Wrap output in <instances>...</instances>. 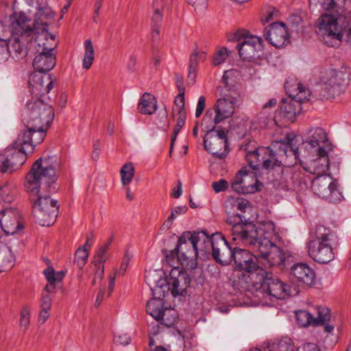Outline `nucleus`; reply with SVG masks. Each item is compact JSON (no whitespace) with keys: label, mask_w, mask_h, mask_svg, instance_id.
Segmentation results:
<instances>
[{"label":"nucleus","mask_w":351,"mask_h":351,"mask_svg":"<svg viewBox=\"0 0 351 351\" xmlns=\"http://www.w3.org/2000/svg\"><path fill=\"white\" fill-rule=\"evenodd\" d=\"M237 101V97L233 96H227L224 98L219 99L213 108L221 115L223 120L230 118L234 112V105Z\"/></svg>","instance_id":"nucleus-32"},{"label":"nucleus","mask_w":351,"mask_h":351,"mask_svg":"<svg viewBox=\"0 0 351 351\" xmlns=\"http://www.w3.org/2000/svg\"><path fill=\"white\" fill-rule=\"evenodd\" d=\"M138 109L143 114H154L157 110L156 98L149 93H144L138 105Z\"/></svg>","instance_id":"nucleus-39"},{"label":"nucleus","mask_w":351,"mask_h":351,"mask_svg":"<svg viewBox=\"0 0 351 351\" xmlns=\"http://www.w3.org/2000/svg\"><path fill=\"white\" fill-rule=\"evenodd\" d=\"M204 148L219 159H224L229 153L227 132L217 130L206 132L204 138Z\"/></svg>","instance_id":"nucleus-14"},{"label":"nucleus","mask_w":351,"mask_h":351,"mask_svg":"<svg viewBox=\"0 0 351 351\" xmlns=\"http://www.w3.org/2000/svg\"><path fill=\"white\" fill-rule=\"evenodd\" d=\"M249 202L243 198L230 197L226 201V212L228 215L227 223L232 225V239L242 244L252 243L257 235L258 225L247 222L243 215L249 207Z\"/></svg>","instance_id":"nucleus-4"},{"label":"nucleus","mask_w":351,"mask_h":351,"mask_svg":"<svg viewBox=\"0 0 351 351\" xmlns=\"http://www.w3.org/2000/svg\"><path fill=\"white\" fill-rule=\"evenodd\" d=\"M88 257V249L80 247L75 253L74 263L80 269H82L86 263Z\"/></svg>","instance_id":"nucleus-51"},{"label":"nucleus","mask_w":351,"mask_h":351,"mask_svg":"<svg viewBox=\"0 0 351 351\" xmlns=\"http://www.w3.org/2000/svg\"><path fill=\"white\" fill-rule=\"evenodd\" d=\"M228 56L227 49L225 47L219 49L212 58V62L214 65H219L225 61Z\"/></svg>","instance_id":"nucleus-56"},{"label":"nucleus","mask_w":351,"mask_h":351,"mask_svg":"<svg viewBox=\"0 0 351 351\" xmlns=\"http://www.w3.org/2000/svg\"><path fill=\"white\" fill-rule=\"evenodd\" d=\"M251 143L245 145V158L252 169L260 167L269 169L276 165H290L295 160L294 152L287 149L286 140L274 141L270 147L250 148Z\"/></svg>","instance_id":"nucleus-3"},{"label":"nucleus","mask_w":351,"mask_h":351,"mask_svg":"<svg viewBox=\"0 0 351 351\" xmlns=\"http://www.w3.org/2000/svg\"><path fill=\"white\" fill-rule=\"evenodd\" d=\"M165 255L167 264L171 267L172 269H180L179 265H182V261L176 247L173 250L169 252L167 251Z\"/></svg>","instance_id":"nucleus-49"},{"label":"nucleus","mask_w":351,"mask_h":351,"mask_svg":"<svg viewBox=\"0 0 351 351\" xmlns=\"http://www.w3.org/2000/svg\"><path fill=\"white\" fill-rule=\"evenodd\" d=\"M84 44V55L82 66L84 69L88 70L91 67L95 59V51L92 41L90 39L85 40Z\"/></svg>","instance_id":"nucleus-42"},{"label":"nucleus","mask_w":351,"mask_h":351,"mask_svg":"<svg viewBox=\"0 0 351 351\" xmlns=\"http://www.w3.org/2000/svg\"><path fill=\"white\" fill-rule=\"evenodd\" d=\"M153 295L154 298L147 302L146 311L159 322V319L167 315V313H165V308L163 307L164 302L162 298L156 297L154 294Z\"/></svg>","instance_id":"nucleus-37"},{"label":"nucleus","mask_w":351,"mask_h":351,"mask_svg":"<svg viewBox=\"0 0 351 351\" xmlns=\"http://www.w3.org/2000/svg\"><path fill=\"white\" fill-rule=\"evenodd\" d=\"M0 225L6 234H14L23 229L20 211L14 208H5L0 212Z\"/></svg>","instance_id":"nucleus-18"},{"label":"nucleus","mask_w":351,"mask_h":351,"mask_svg":"<svg viewBox=\"0 0 351 351\" xmlns=\"http://www.w3.org/2000/svg\"><path fill=\"white\" fill-rule=\"evenodd\" d=\"M45 292L56 293L57 289L62 287V281L66 276V271L64 270L56 271L51 265V261L45 258Z\"/></svg>","instance_id":"nucleus-24"},{"label":"nucleus","mask_w":351,"mask_h":351,"mask_svg":"<svg viewBox=\"0 0 351 351\" xmlns=\"http://www.w3.org/2000/svg\"><path fill=\"white\" fill-rule=\"evenodd\" d=\"M130 258L131 256L130 255L129 252L128 251L125 252L123 260L121 264L120 269L118 271L119 274L124 275L128 267Z\"/></svg>","instance_id":"nucleus-64"},{"label":"nucleus","mask_w":351,"mask_h":351,"mask_svg":"<svg viewBox=\"0 0 351 351\" xmlns=\"http://www.w3.org/2000/svg\"><path fill=\"white\" fill-rule=\"evenodd\" d=\"M237 47L243 60L252 61L256 57H259L258 52L262 49V38L245 34L239 40Z\"/></svg>","instance_id":"nucleus-19"},{"label":"nucleus","mask_w":351,"mask_h":351,"mask_svg":"<svg viewBox=\"0 0 351 351\" xmlns=\"http://www.w3.org/2000/svg\"><path fill=\"white\" fill-rule=\"evenodd\" d=\"M49 40L51 43H45V73L54 68L56 64V52L55 49L58 45L56 40V34L48 32V23L45 22V41Z\"/></svg>","instance_id":"nucleus-28"},{"label":"nucleus","mask_w":351,"mask_h":351,"mask_svg":"<svg viewBox=\"0 0 351 351\" xmlns=\"http://www.w3.org/2000/svg\"><path fill=\"white\" fill-rule=\"evenodd\" d=\"M145 280L152 293L164 298L171 292L173 297L184 295L190 285L191 278L183 269H171L169 278H162L157 271L146 272Z\"/></svg>","instance_id":"nucleus-5"},{"label":"nucleus","mask_w":351,"mask_h":351,"mask_svg":"<svg viewBox=\"0 0 351 351\" xmlns=\"http://www.w3.org/2000/svg\"><path fill=\"white\" fill-rule=\"evenodd\" d=\"M121 182L123 185L130 184L134 177V168L132 163L125 164L121 169Z\"/></svg>","instance_id":"nucleus-50"},{"label":"nucleus","mask_w":351,"mask_h":351,"mask_svg":"<svg viewBox=\"0 0 351 351\" xmlns=\"http://www.w3.org/2000/svg\"><path fill=\"white\" fill-rule=\"evenodd\" d=\"M337 243L335 232L324 226H317L314 230L310 232L306 243L308 254L315 262L326 264L335 257L333 249Z\"/></svg>","instance_id":"nucleus-6"},{"label":"nucleus","mask_w":351,"mask_h":351,"mask_svg":"<svg viewBox=\"0 0 351 351\" xmlns=\"http://www.w3.org/2000/svg\"><path fill=\"white\" fill-rule=\"evenodd\" d=\"M15 256L10 247L0 243V273L10 270L14 265Z\"/></svg>","instance_id":"nucleus-35"},{"label":"nucleus","mask_w":351,"mask_h":351,"mask_svg":"<svg viewBox=\"0 0 351 351\" xmlns=\"http://www.w3.org/2000/svg\"><path fill=\"white\" fill-rule=\"evenodd\" d=\"M60 205L56 199L45 196V226H51L56 221Z\"/></svg>","instance_id":"nucleus-36"},{"label":"nucleus","mask_w":351,"mask_h":351,"mask_svg":"<svg viewBox=\"0 0 351 351\" xmlns=\"http://www.w3.org/2000/svg\"><path fill=\"white\" fill-rule=\"evenodd\" d=\"M43 101L42 99H37L34 103L27 104L28 120L27 121V127L28 130H32V143L35 148L38 144L41 143L44 140V124L41 118L42 106Z\"/></svg>","instance_id":"nucleus-13"},{"label":"nucleus","mask_w":351,"mask_h":351,"mask_svg":"<svg viewBox=\"0 0 351 351\" xmlns=\"http://www.w3.org/2000/svg\"><path fill=\"white\" fill-rule=\"evenodd\" d=\"M107 250L106 247H100L96 252L92 264L104 265L108 259Z\"/></svg>","instance_id":"nucleus-55"},{"label":"nucleus","mask_w":351,"mask_h":351,"mask_svg":"<svg viewBox=\"0 0 351 351\" xmlns=\"http://www.w3.org/2000/svg\"><path fill=\"white\" fill-rule=\"evenodd\" d=\"M311 187L316 195L330 202L338 203L343 198L337 180L330 175L316 176L312 180Z\"/></svg>","instance_id":"nucleus-12"},{"label":"nucleus","mask_w":351,"mask_h":351,"mask_svg":"<svg viewBox=\"0 0 351 351\" xmlns=\"http://www.w3.org/2000/svg\"><path fill=\"white\" fill-rule=\"evenodd\" d=\"M59 167L60 161L56 155L45 158V187L51 188L53 191H57L56 182L58 178Z\"/></svg>","instance_id":"nucleus-29"},{"label":"nucleus","mask_w":351,"mask_h":351,"mask_svg":"<svg viewBox=\"0 0 351 351\" xmlns=\"http://www.w3.org/2000/svg\"><path fill=\"white\" fill-rule=\"evenodd\" d=\"M29 154L19 149H14L8 156L0 155V172H12L21 168L25 162Z\"/></svg>","instance_id":"nucleus-23"},{"label":"nucleus","mask_w":351,"mask_h":351,"mask_svg":"<svg viewBox=\"0 0 351 351\" xmlns=\"http://www.w3.org/2000/svg\"><path fill=\"white\" fill-rule=\"evenodd\" d=\"M191 232H184L178 240L176 250H178V254L181 257L182 266L193 269L197 265V252L194 246V241L191 239Z\"/></svg>","instance_id":"nucleus-16"},{"label":"nucleus","mask_w":351,"mask_h":351,"mask_svg":"<svg viewBox=\"0 0 351 351\" xmlns=\"http://www.w3.org/2000/svg\"><path fill=\"white\" fill-rule=\"evenodd\" d=\"M153 6L154 8V12L152 17L151 27H160L162 20V14L161 12L160 8H159L158 0H154Z\"/></svg>","instance_id":"nucleus-53"},{"label":"nucleus","mask_w":351,"mask_h":351,"mask_svg":"<svg viewBox=\"0 0 351 351\" xmlns=\"http://www.w3.org/2000/svg\"><path fill=\"white\" fill-rule=\"evenodd\" d=\"M212 188L216 193L225 191L228 188V183L226 180L221 179L219 181L213 182Z\"/></svg>","instance_id":"nucleus-59"},{"label":"nucleus","mask_w":351,"mask_h":351,"mask_svg":"<svg viewBox=\"0 0 351 351\" xmlns=\"http://www.w3.org/2000/svg\"><path fill=\"white\" fill-rule=\"evenodd\" d=\"M11 38L9 36L6 26L0 21V56L6 52L13 55L14 58L19 59L25 57V55H20L11 47Z\"/></svg>","instance_id":"nucleus-34"},{"label":"nucleus","mask_w":351,"mask_h":351,"mask_svg":"<svg viewBox=\"0 0 351 351\" xmlns=\"http://www.w3.org/2000/svg\"><path fill=\"white\" fill-rule=\"evenodd\" d=\"M267 348L269 351H294V345L291 339L286 337L268 343Z\"/></svg>","instance_id":"nucleus-41"},{"label":"nucleus","mask_w":351,"mask_h":351,"mask_svg":"<svg viewBox=\"0 0 351 351\" xmlns=\"http://www.w3.org/2000/svg\"><path fill=\"white\" fill-rule=\"evenodd\" d=\"M301 110L302 106H300V104L295 102L291 97L282 101L281 111L285 118L293 121Z\"/></svg>","instance_id":"nucleus-40"},{"label":"nucleus","mask_w":351,"mask_h":351,"mask_svg":"<svg viewBox=\"0 0 351 351\" xmlns=\"http://www.w3.org/2000/svg\"><path fill=\"white\" fill-rule=\"evenodd\" d=\"M96 269L95 277L93 279V284H95L97 280H101L104 274V265L92 264Z\"/></svg>","instance_id":"nucleus-63"},{"label":"nucleus","mask_w":351,"mask_h":351,"mask_svg":"<svg viewBox=\"0 0 351 351\" xmlns=\"http://www.w3.org/2000/svg\"><path fill=\"white\" fill-rule=\"evenodd\" d=\"M261 264L260 253L254 255V258L252 260L244 261L242 265H239L237 268L241 272L239 278L241 282L245 284V288L249 290L250 287L257 280L263 279V274H265V269L259 266Z\"/></svg>","instance_id":"nucleus-15"},{"label":"nucleus","mask_w":351,"mask_h":351,"mask_svg":"<svg viewBox=\"0 0 351 351\" xmlns=\"http://www.w3.org/2000/svg\"><path fill=\"white\" fill-rule=\"evenodd\" d=\"M332 149V145H328L326 147H319L315 150L317 158L304 162L300 160V167L304 169L306 172H308L313 175H328L326 171L329 168V159L328 154Z\"/></svg>","instance_id":"nucleus-17"},{"label":"nucleus","mask_w":351,"mask_h":351,"mask_svg":"<svg viewBox=\"0 0 351 351\" xmlns=\"http://www.w3.org/2000/svg\"><path fill=\"white\" fill-rule=\"evenodd\" d=\"M322 5L325 14L342 16L351 13V0H324Z\"/></svg>","instance_id":"nucleus-30"},{"label":"nucleus","mask_w":351,"mask_h":351,"mask_svg":"<svg viewBox=\"0 0 351 351\" xmlns=\"http://www.w3.org/2000/svg\"><path fill=\"white\" fill-rule=\"evenodd\" d=\"M305 143L315 150L319 147H326L331 145L327 138V134L322 128H313L308 130Z\"/></svg>","instance_id":"nucleus-31"},{"label":"nucleus","mask_w":351,"mask_h":351,"mask_svg":"<svg viewBox=\"0 0 351 351\" xmlns=\"http://www.w3.org/2000/svg\"><path fill=\"white\" fill-rule=\"evenodd\" d=\"M350 72L346 66L327 71L322 77L323 97L328 99L344 93L350 82Z\"/></svg>","instance_id":"nucleus-9"},{"label":"nucleus","mask_w":351,"mask_h":351,"mask_svg":"<svg viewBox=\"0 0 351 351\" xmlns=\"http://www.w3.org/2000/svg\"><path fill=\"white\" fill-rule=\"evenodd\" d=\"M317 316L316 317H314L315 326L322 325L330 319V311L326 307H317Z\"/></svg>","instance_id":"nucleus-52"},{"label":"nucleus","mask_w":351,"mask_h":351,"mask_svg":"<svg viewBox=\"0 0 351 351\" xmlns=\"http://www.w3.org/2000/svg\"><path fill=\"white\" fill-rule=\"evenodd\" d=\"M206 106V98L204 96H200L198 99L197 107L195 110V117H199L202 114Z\"/></svg>","instance_id":"nucleus-62"},{"label":"nucleus","mask_w":351,"mask_h":351,"mask_svg":"<svg viewBox=\"0 0 351 351\" xmlns=\"http://www.w3.org/2000/svg\"><path fill=\"white\" fill-rule=\"evenodd\" d=\"M212 256L213 259L222 265H228L232 261L234 249H232L225 238L220 234H214Z\"/></svg>","instance_id":"nucleus-20"},{"label":"nucleus","mask_w":351,"mask_h":351,"mask_svg":"<svg viewBox=\"0 0 351 351\" xmlns=\"http://www.w3.org/2000/svg\"><path fill=\"white\" fill-rule=\"evenodd\" d=\"M297 93L295 95H290V97L295 101V102L300 104L307 101L310 97V92L301 84H298Z\"/></svg>","instance_id":"nucleus-48"},{"label":"nucleus","mask_w":351,"mask_h":351,"mask_svg":"<svg viewBox=\"0 0 351 351\" xmlns=\"http://www.w3.org/2000/svg\"><path fill=\"white\" fill-rule=\"evenodd\" d=\"M47 80L48 83L45 87V93L49 94L55 88L56 84H57L58 80L57 77L51 73L47 74Z\"/></svg>","instance_id":"nucleus-60"},{"label":"nucleus","mask_w":351,"mask_h":351,"mask_svg":"<svg viewBox=\"0 0 351 351\" xmlns=\"http://www.w3.org/2000/svg\"><path fill=\"white\" fill-rule=\"evenodd\" d=\"M174 104L177 107L178 114H186L184 109V93H178L175 98Z\"/></svg>","instance_id":"nucleus-57"},{"label":"nucleus","mask_w":351,"mask_h":351,"mask_svg":"<svg viewBox=\"0 0 351 351\" xmlns=\"http://www.w3.org/2000/svg\"><path fill=\"white\" fill-rule=\"evenodd\" d=\"M222 121L223 118L213 107L206 110L202 121V127L206 132L216 130V125Z\"/></svg>","instance_id":"nucleus-38"},{"label":"nucleus","mask_w":351,"mask_h":351,"mask_svg":"<svg viewBox=\"0 0 351 351\" xmlns=\"http://www.w3.org/2000/svg\"><path fill=\"white\" fill-rule=\"evenodd\" d=\"M47 99L51 103L47 104L45 103V134L51 127L55 117V110L52 104L56 103V94H52L47 96Z\"/></svg>","instance_id":"nucleus-43"},{"label":"nucleus","mask_w":351,"mask_h":351,"mask_svg":"<svg viewBox=\"0 0 351 351\" xmlns=\"http://www.w3.org/2000/svg\"><path fill=\"white\" fill-rule=\"evenodd\" d=\"M252 258H254V255L249 251L237 247L234 248V256L232 257V261H234L236 267L242 265V263H244V261H251Z\"/></svg>","instance_id":"nucleus-47"},{"label":"nucleus","mask_w":351,"mask_h":351,"mask_svg":"<svg viewBox=\"0 0 351 351\" xmlns=\"http://www.w3.org/2000/svg\"><path fill=\"white\" fill-rule=\"evenodd\" d=\"M29 311L27 307H23L21 312L20 326L23 330H25L29 324Z\"/></svg>","instance_id":"nucleus-58"},{"label":"nucleus","mask_w":351,"mask_h":351,"mask_svg":"<svg viewBox=\"0 0 351 351\" xmlns=\"http://www.w3.org/2000/svg\"><path fill=\"white\" fill-rule=\"evenodd\" d=\"M114 341L116 343H119L123 346H127L130 343L131 338L127 334H121L119 335H115L114 337Z\"/></svg>","instance_id":"nucleus-61"},{"label":"nucleus","mask_w":351,"mask_h":351,"mask_svg":"<svg viewBox=\"0 0 351 351\" xmlns=\"http://www.w3.org/2000/svg\"><path fill=\"white\" fill-rule=\"evenodd\" d=\"M191 239L194 241V246L197 252V257L206 258L212 252L214 243V234L209 237L205 232H194L191 233Z\"/></svg>","instance_id":"nucleus-25"},{"label":"nucleus","mask_w":351,"mask_h":351,"mask_svg":"<svg viewBox=\"0 0 351 351\" xmlns=\"http://www.w3.org/2000/svg\"><path fill=\"white\" fill-rule=\"evenodd\" d=\"M248 291L254 293L256 297L269 296L283 300L289 295V286L278 278L269 276L268 273L265 271L263 279L257 280Z\"/></svg>","instance_id":"nucleus-10"},{"label":"nucleus","mask_w":351,"mask_h":351,"mask_svg":"<svg viewBox=\"0 0 351 351\" xmlns=\"http://www.w3.org/2000/svg\"><path fill=\"white\" fill-rule=\"evenodd\" d=\"M32 130L21 131L14 141L12 145L14 149H19L28 154H32L34 151V143H32Z\"/></svg>","instance_id":"nucleus-33"},{"label":"nucleus","mask_w":351,"mask_h":351,"mask_svg":"<svg viewBox=\"0 0 351 351\" xmlns=\"http://www.w3.org/2000/svg\"><path fill=\"white\" fill-rule=\"evenodd\" d=\"M295 136L291 134L286 136L285 140L287 143V149H291L294 152L295 156V161L290 165H277L278 167H283L282 174L285 177V182L287 184H292L295 189H303L306 187V178L305 171L301 169L300 167L295 165L298 160L300 162L299 153L298 148L295 147L293 141Z\"/></svg>","instance_id":"nucleus-11"},{"label":"nucleus","mask_w":351,"mask_h":351,"mask_svg":"<svg viewBox=\"0 0 351 351\" xmlns=\"http://www.w3.org/2000/svg\"><path fill=\"white\" fill-rule=\"evenodd\" d=\"M257 235L252 243L244 244L253 246L260 253L261 265L265 267H278L280 269L287 267L293 261L289 252H283L274 244L278 238L275 224L272 221H263L258 224Z\"/></svg>","instance_id":"nucleus-2"},{"label":"nucleus","mask_w":351,"mask_h":351,"mask_svg":"<svg viewBox=\"0 0 351 351\" xmlns=\"http://www.w3.org/2000/svg\"><path fill=\"white\" fill-rule=\"evenodd\" d=\"M295 319L298 324L302 327L308 326H315L314 316L308 311L305 310H299L295 311Z\"/></svg>","instance_id":"nucleus-44"},{"label":"nucleus","mask_w":351,"mask_h":351,"mask_svg":"<svg viewBox=\"0 0 351 351\" xmlns=\"http://www.w3.org/2000/svg\"><path fill=\"white\" fill-rule=\"evenodd\" d=\"M165 313H167V315L160 319L159 321L160 324L167 327H171L176 322L177 318L176 313L173 309H168L167 308L165 309Z\"/></svg>","instance_id":"nucleus-54"},{"label":"nucleus","mask_w":351,"mask_h":351,"mask_svg":"<svg viewBox=\"0 0 351 351\" xmlns=\"http://www.w3.org/2000/svg\"><path fill=\"white\" fill-rule=\"evenodd\" d=\"M44 45V43H43ZM38 55L32 61L34 71L29 76V84L32 88V92L41 91L44 78V47L41 45L38 50Z\"/></svg>","instance_id":"nucleus-22"},{"label":"nucleus","mask_w":351,"mask_h":351,"mask_svg":"<svg viewBox=\"0 0 351 351\" xmlns=\"http://www.w3.org/2000/svg\"><path fill=\"white\" fill-rule=\"evenodd\" d=\"M31 6L35 10L34 21L21 11H14L10 15V24L6 27L11 38V47L20 55H27L29 42L41 47L44 36V1L31 0Z\"/></svg>","instance_id":"nucleus-1"},{"label":"nucleus","mask_w":351,"mask_h":351,"mask_svg":"<svg viewBox=\"0 0 351 351\" xmlns=\"http://www.w3.org/2000/svg\"><path fill=\"white\" fill-rule=\"evenodd\" d=\"M14 185L5 182L0 186V197L5 202H12L15 197Z\"/></svg>","instance_id":"nucleus-45"},{"label":"nucleus","mask_w":351,"mask_h":351,"mask_svg":"<svg viewBox=\"0 0 351 351\" xmlns=\"http://www.w3.org/2000/svg\"><path fill=\"white\" fill-rule=\"evenodd\" d=\"M249 179L253 180V177L249 176L246 167L242 168L231 182L232 189L241 194L253 193L258 191L256 184L249 183Z\"/></svg>","instance_id":"nucleus-26"},{"label":"nucleus","mask_w":351,"mask_h":351,"mask_svg":"<svg viewBox=\"0 0 351 351\" xmlns=\"http://www.w3.org/2000/svg\"><path fill=\"white\" fill-rule=\"evenodd\" d=\"M43 158L40 157L36 160L30 170L25 176L24 189L29 195V200L32 206V215L36 222L42 226L43 214V199L44 193L42 186L44 180V167Z\"/></svg>","instance_id":"nucleus-8"},{"label":"nucleus","mask_w":351,"mask_h":351,"mask_svg":"<svg viewBox=\"0 0 351 351\" xmlns=\"http://www.w3.org/2000/svg\"><path fill=\"white\" fill-rule=\"evenodd\" d=\"M264 36L276 48L284 47L289 43L287 27L282 22H275L265 27Z\"/></svg>","instance_id":"nucleus-21"},{"label":"nucleus","mask_w":351,"mask_h":351,"mask_svg":"<svg viewBox=\"0 0 351 351\" xmlns=\"http://www.w3.org/2000/svg\"><path fill=\"white\" fill-rule=\"evenodd\" d=\"M291 274L298 282L308 287L312 286L315 281L314 270L306 263H300L291 266Z\"/></svg>","instance_id":"nucleus-27"},{"label":"nucleus","mask_w":351,"mask_h":351,"mask_svg":"<svg viewBox=\"0 0 351 351\" xmlns=\"http://www.w3.org/2000/svg\"><path fill=\"white\" fill-rule=\"evenodd\" d=\"M350 14L337 16L324 14L319 19V33L324 43L330 47H337L344 36L351 45Z\"/></svg>","instance_id":"nucleus-7"},{"label":"nucleus","mask_w":351,"mask_h":351,"mask_svg":"<svg viewBox=\"0 0 351 351\" xmlns=\"http://www.w3.org/2000/svg\"><path fill=\"white\" fill-rule=\"evenodd\" d=\"M67 11L68 10H64V8H62L61 10L62 14L59 19L56 20V12L52 10L51 8L45 5V22L48 23V31L51 26L54 27H58L59 21L62 19L63 15L67 12Z\"/></svg>","instance_id":"nucleus-46"}]
</instances>
